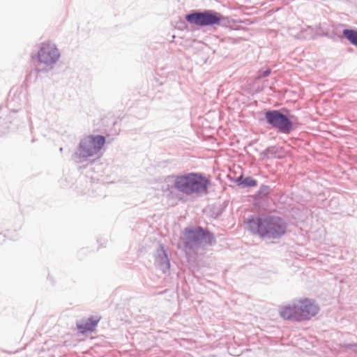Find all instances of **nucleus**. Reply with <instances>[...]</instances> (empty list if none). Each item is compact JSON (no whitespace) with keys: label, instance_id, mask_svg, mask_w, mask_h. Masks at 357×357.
Masks as SVG:
<instances>
[{"label":"nucleus","instance_id":"1","mask_svg":"<svg viewBox=\"0 0 357 357\" xmlns=\"http://www.w3.org/2000/svg\"><path fill=\"white\" fill-rule=\"evenodd\" d=\"M248 228L262 238L277 240L286 234L287 223L280 216L261 213L248 218Z\"/></svg>","mask_w":357,"mask_h":357},{"label":"nucleus","instance_id":"2","mask_svg":"<svg viewBox=\"0 0 357 357\" xmlns=\"http://www.w3.org/2000/svg\"><path fill=\"white\" fill-rule=\"evenodd\" d=\"M182 250L190 263L195 260L199 250H204L215 243L214 234L200 226L188 227L182 232Z\"/></svg>","mask_w":357,"mask_h":357},{"label":"nucleus","instance_id":"3","mask_svg":"<svg viewBox=\"0 0 357 357\" xmlns=\"http://www.w3.org/2000/svg\"><path fill=\"white\" fill-rule=\"evenodd\" d=\"M165 182L172 183V188L186 195L205 192L211 185L210 179L199 172L171 174L165 178Z\"/></svg>","mask_w":357,"mask_h":357},{"label":"nucleus","instance_id":"4","mask_svg":"<svg viewBox=\"0 0 357 357\" xmlns=\"http://www.w3.org/2000/svg\"><path fill=\"white\" fill-rule=\"evenodd\" d=\"M319 311L318 305L310 298L301 299L279 308V314L282 319L297 322L310 320Z\"/></svg>","mask_w":357,"mask_h":357},{"label":"nucleus","instance_id":"5","mask_svg":"<svg viewBox=\"0 0 357 357\" xmlns=\"http://www.w3.org/2000/svg\"><path fill=\"white\" fill-rule=\"evenodd\" d=\"M105 144V137L100 135H90L82 138L72 159L75 163L87 162L91 158H100L101 149Z\"/></svg>","mask_w":357,"mask_h":357},{"label":"nucleus","instance_id":"6","mask_svg":"<svg viewBox=\"0 0 357 357\" xmlns=\"http://www.w3.org/2000/svg\"><path fill=\"white\" fill-rule=\"evenodd\" d=\"M60 56V52L55 44L50 42L41 43L36 54L32 55V59L36 62L35 71L40 74L52 70Z\"/></svg>","mask_w":357,"mask_h":357},{"label":"nucleus","instance_id":"7","mask_svg":"<svg viewBox=\"0 0 357 357\" xmlns=\"http://www.w3.org/2000/svg\"><path fill=\"white\" fill-rule=\"evenodd\" d=\"M293 115L287 116L278 109L268 110L265 112V119L268 125L282 134H289L294 129L291 120Z\"/></svg>","mask_w":357,"mask_h":357},{"label":"nucleus","instance_id":"8","mask_svg":"<svg viewBox=\"0 0 357 357\" xmlns=\"http://www.w3.org/2000/svg\"><path fill=\"white\" fill-rule=\"evenodd\" d=\"M185 20L190 24L198 26H210L218 24L217 11L213 10H192L185 17Z\"/></svg>","mask_w":357,"mask_h":357},{"label":"nucleus","instance_id":"9","mask_svg":"<svg viewBox=\"0 0 357 357\" xmlns=\"http://www.w3.org/2000/svg\"><path fill=\"white\" fill-rule=\"evenodd\" d=\"M155 264L164 273L169 271L170 261L167 253L165 250V246L160 244L158 248L154 254Z\"/></svg>","mask_w":357,"mask_h":357},{"label":"nucleus","instance_id":"10","mask_svg":"<svg viewBox=\"0 0 357 357\" xmlns=\"http://www.w3.org/2000/svg\"><path fill=\"white\" fill-rule=\"evenodd\" d=\"M98 319H96L93 317H90L87 319L84 324L77 325V327L82 333L92 331L95 326L98 324Z\"/></svg>","mask_w":357,"mask_h":357},{"label":"nucleus","instance_id":"11","mask_svg":"<svg viewBox=\"0 0 357 357\" xmlns=\"http://www.w3.org/2000/svg\"><path fill=\"white\" fill-rule=\"evenodd\" d=\"M342 35L350 43L357 47V30L345 29L342 31Z\"/></svg>","mask_w":357,"mask_h":357},{"label":"nucleus","instance_id":"12","mask_svg":"<svg viewBox=\"0 0 357 357\" xmlns=\"http://www.w3.org/2000/svg\"><path fill=\"white\" fill-rule=\"evenodd\" d=\"M270 193V187L266 185H261L259 190L256 192V197L264 198L267 197Z\"/></svg>","mask_w":357,"mask_h":357},{"label":"nucleus","instance_id":"13","mask_svg":"<svg viewBox=\"0 0 357 357\" xmlns=\"http://www.w3.org/2000/svg\"><path fill=\"white\" fill-rule=\"evenodd\" d=\"M218 18H219V22L217 25L227 27L230 24V20L229 17L222 15L220 13L217 12Z\"/></svg>","mask_w":357,"mask_h":357},{"label":"nucleus","instance_id":"14","mask_svg":"<svg viewBox=\"0 0 357 357\" xmlns=\"http://www.w3.org/2000/svg\"><path fill=\"white\" fill-rule=\"evenodd\" d=\"M279 148L276 146H271L266 149L265 152L267 154L268 158H280L281 156L278 155Z\"/></svg>","mask_w":357,"mask_h":357},{"label":"nucleus","instance_id":"15","mask_svg":"<svg viewBox=\"0 0 357 357\" xmlns=\"http://www.w3.org/2000/svg\"><path fill=\"white\" fill-rule=\"evenodd\" d=\"M257 180L252 178L250 176L245 177V179L243 181V185L244 187L252 188V187L257 186Z\"/></svg>","mask_w":357,"mask_h":357},{"label":"nucleus","instance_id":"16","mask_svg":"<svg viewBox=\"0 0 357 357\" xmlns=\"http://www.w3.org/2000/svg\"><path fill=\"white\" fill-rule=\"evenodd\" d=\"M271 70L269 68L260 69L257 72V79H259L266 77L271 74Z\"/></svg>","mask_w":357,"mask_h":357},{"label":"nucleus","instance_id":"17","mask_svg":"<svg viewBox=\"0 0 357 357\" xmlns=\"http://www.w3.org/2000/svg\"><path fill=\"white\" fill-rule=\"evenodd\" d=\"M16 99H18V97H17L16 95L15 94L13 98H10V99H8V107H10V109L14 112H17L18 110V109H15L11 108L13 105H15V102H16Z\"/></svg>","mask_w":357,"mask_h":357},{"label":"nucleus","instance_id":"18","mask_svg":"<svg viewBox=\"0 0 357 357\" xmlns=\"http://www.w3.org/2000/svg\"><path fill=\"white\" fill-rule=\"evenodd\" d=\"M347 348L351 349L354 351H357V343L356 344H348Z\"/></svg>","mask_w":357,"mask_h":357},{"label":"nucleus","instance_id":"19","mask_svg":"<svg viewBox=\"0 0 357 357\" xmlns=\"http://www.w3.org/2000/svg\"><path fill=\"white\" fill-rule=\"evenodd\" d=\"M244 179H245V177H243V176H241L236 178V182L237 184L243 185Z\"/></svg>","mask_w":357,"mask_h":357},{"label":"nucleus","instance_id":"20","mask_svg":"<svg viewBox=\"0 0 357 357\" xmlns=\"http://www.w3.org/2000/svg\"><path fill=\"white\" fill-rule=\"evenodd\" d=\"M59 151L61 152V151H63V148H62V147H61V148L59 149Z\"/></svg>","mask_w":357,"mask_h":357}]
</instances>
